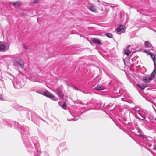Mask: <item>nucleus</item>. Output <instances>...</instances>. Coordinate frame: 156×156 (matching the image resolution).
Instances as JSON below:
<instances>
[{
  "instance_id": "b1692460",
  "label": "nucleus",
  "mask_w": 156,
  "mask_h": 156,
  "mask_svg": "<svg viewBox=\"0 0 156 156\" xmlns=\"http://www.w3.org/2000/svg\"><path fill=\"white\" fill-rule=\"evenodd\" d=\"M140 136H141V137H143V136L142 135H141Z\"/></svg>"
},
{
  "instance_id": "20e7f679",
  "label": "nucleus",
  "mask_w": 156,
  "mask_h": 156,
  "mask_svg": "<svg viewBox=\"0 0 156 156\" xmlns=\"http://www.w3.org/2000/svg\"><path fill=\"white\" fill-rule=\"evenodd\" d=\"M56 90L58 92V96L60 97L61 98H62V99H64V95L62 93L61 91L60 90V89L58 88L56 89Z\"/></svg>"
},
{
  "instance_id": "9b49d317",
  "label": "nucleus",
  "mask_w": 156,
  "mask_h": 156,
  "mask_svg": "<svg viewBox=\"0 0 156 156\" xmlns=\"http://www.w3.org/2000/svg\"><path fill=\"white\" fill-rule=\"evenodd\" d=\"M156 73V68H155L154 69L153 72H152L151 76L150 77H151V78H152V79L153 78H154V76Z\"/></svg>"
},
{
  "instance_id": "aec40b11",
  "label": "nucleus",
  "mask_w": 156,
  "mask_h": 156,
  "mask_svg": "<svg viewBox=\"0 0 156 156\" xmlns=\"http://www.w3.org/2000/svg\"><path fill=\"white\" fill-rule=\"evenodd\" d=\"M150 55V57H151L153 56V55H154L152 54V53H151V52H149L148 53V55Z\"/></svg>"
},
{
  "instance_id": "a211bd4d",
  "label": "nucleus",
  "mask_w": 156,
  "mask_h": 156,
  "mask_svg": "<svg viewBox=\"0 0 156 156\" xmlns=\"http://www.w3.org/2000/svg\"><path fill=\"white\" fill-rule=\"evenodd\" d=\"M153 61L154 62L155 68H156V58Z\"/></svg>"
},
{
  "instance_id": "4468645a",
  "label": "nucleus",
  "mask_w": 156,
  "mask_h": 156,
  "mask_svg": "<svg viewBox=\"0 0 156 156\" xmlns=\"http://www.w3.org/2000/svg\"><path fill=\"white\" fill-rule=\"evenodd\" d=\"M105 35L107 37L109 38H112V34L110 33H108L106 34Z\"/></svg>"
},
{
  "instance_id": "412c9836",
  "label": "nucleus",
  "mask_w": 156,
  "mask_h": 156,
  "mask_svg": "<svg viewBox=\"0 0 156 156\" xmlns=\"http://www.w3.org/2000/svg\"><path fill=\"white\" fill-rule=\"evenodd\" d=\"M143 52L147 53L148 55V53L150 52L147 51H144Z\"/></svg>"
},
{
  "instance_id": "6ab92c4d",
  "label": "nucleus",
  "mask_w": 156,
  "mask_h": 156,
  "mask_svg": "<svg viewBox=\"0 0 156 156\" xmlns=\"http://www.w3.org/2000/svg\"><path fill=\"white\" fill-rule=\"evenodd\" d=\"M151 58H152V59L153 61L154 59H155L156 58V57H155V56L154 55H153V56L151 57Z\"/></svg>"
},
{
  "instance_id": "ddd939ff",
  "label": "nucleus",
  "mask_w": 156,
  "mask_h": 156,
  "mask_svg": "<svg viewBox=\"0 0 156 156\" xmlns=\"http://www.w3.org/2000/svg\"><path fill=\"white\" fill-rule=\"evenodd\" d=\"M145 45L146 46V47L149 48L150 47L151 45V44L148 42V41H146L145 43Z\"/></svg>"
},
{
  "instance_id": "f8f14e48",
  "label": "nucleus",
  "mask_w": 156,
  "mask_h": 156,
  "mask_svg": "<svg viewBox=\"0 0 156 156\" xmlns=\"http://www.w3.org/2000/svg\"><path fill=\"white\" fill-rule=\"evenodd\" d=\"M137 85L138 87H140L141 89H142V90H144L145 87H147V86L146 85H145L144 86H140L139 84H137Z\"/></svg>"
},
{
  "instance_id": "2eb2a0df",
  "label": "nucleus",
  "mask_w": 156,
  "mask_h": 156,
  "mask_svg": "<svg viewBox=\"0 0 156 156\" xmlns=\"http://www.w3.org/2000/svg\"><path fill=\"white\" fill-rule=\"evenodd\" d=\"M125 54L127 55H129V54L130 53V51L129 50H126L125 51Z\"/></svg>"
},
{
  "instance_id": "f3484780",
  "label": "nucleus",
  "mask_w": 156,
  "mask_h": 156,
  "mask_svg": "<svg viewBox=\"0 0 156 156\" xmlns=\"http://www.w3.org/2000/svg\"><path fill=\"white\" fill-rule=\"evenodd\" d=\"M33 3H37L39 2V0H33Z\"/></svg>"
},
{
  "instance_id": "4be33fe9",
  "label": "nucleus",
  "mask_w": 156,
  "mask_h": 156,
  "mask_svg": "<svg viewBox=\"0 0 156 156\" xmlns=\"http://www.w3.org/2000/svg\"><path fill=\"white\" fill-rule=\"evenodd\" d=\"M23 47L25 49H27V47L26 45H23Z\"/></svg>"
},
{
  "instance_id": "423d86ee",
  "label": "nucleus",
  "mask_w": 156,
  "mask_h": 156,
  "mask_svg": "<svg viewBox=\"0 0 156 156\" xmlns=\"http://www.w3.org/2000/svg\"><path fill=\"white\" fill-rule=\"evenodd\" d=\"M152 80V78H151V77H150L148 78L144 77L143 78L142 81L144 83H149Z\"/></svg>"
},
{
  "instance_id": "39448f33",
  "label": "nucleus",
  "mask_w": 156,
  "mask_h": 156,
  "mask_svg": "<svg viewBox=\"0 0 156 156\" xmlns=\"http://www.w3.org/2000/svg\"><path fill=\"white\" fill-rule=\"evenodd\" d=\"M126 28V27L124 25H120L119 27L116 29V31L118 33L120 32L122 30H125Z\"/></svg>"
},
{
  "instance_id": "f257e3e1",
  "label": "nucleus",
  "mask_w": 156,
  "mask_h": 156,
  "mask_svg": "<svg viewBox=\"0 0 156 156\" xmlns=\"http://www.w3.org/2000/svg\"><path fill=\"white\" fill-rule=\"evenodd\" d=\"M15 61L20 67L23 68L24 62L23 60L18 58H15Z\"/></svg>"
},
{
  "instance_id": "1a4fd4ad",
  "label": "nucleus",
  "mask_w": 156,
  "mask_h": 156,
  "mask_svg": "<svg viewBox=\"0 0 156 156\" xmlns=\"http://www.w3.org/2000/svg\"><path fill=\"white\" fill-rule=\"evenodd\" d=\"M6 46L4 44H0V51H2L6 48Z\"/></svg>"
},
{
  "instance_id": "6e6552de",
  "label": "nucleus",
  "mask_w": 156,
  "mask_h": 156,
  "mask_svg": "<svg viewBox=\"0 0 156 156\" xmlns=\"http://www.w3.org/2000/svg\"><path fill=\"white\" fill-rule=\"evenodd\" d=\"M92 41L94 43L98 44H101V43L100 40L96 38H92L91 39Z\"/></svg>"
},
{
  "instance_id": "5701e85b",
  "label": "nucleus",
  "mask_w": 156,
  "mask_h": 156,
  "mask_svg": "<svg viewBox=\"0 0 156 156\" xmlns=\"http://www.w3.org/2000/svg\"><path fill=\"white\" fill-rule=\"evenodd\" d=\"M2 98V96H0V99H1Z\"/></svg>"
},
{
  "instance_id": "0eeeda50",
  "label": "nucleus",
  "mask_w": 156,
  "mask_h": 156,
  "mask_svg": "<svg viewBox=\"0 0 156 156\" xmlns=\"http://www.w3.org/2000/svg\"><path fill=\"white\" fill-rule=\"evenodd\" d=\"M89 9L91 11L95 12H97L98 10L96 7L94 6H91L90 7Z\"/></svg>"
},
{
  "instance_id": "f03ea898",
  "label": "nucleus",
  "mask_w": 156,
  "mask_h": 156,
  "mask_svg": "<svg viewBox=\"0 0 156 156\" xmlns=\"http://www.w3.org/2000/svg\"><path fill=\"white\" fill-rule=\"evenodd\" d=\"M43 94L44 95L51 99H52L55 98L54 96L52 95L51 93H50V92L48 91H44L43 92Z\"/></svg>"
},
{
  "instance_id": "dca6fc26",
  "label": "nucleus",
  "mask_w": 156,
  "mask_h": 156,
  "mask_svg": "<svg viewBox=\"0 0 156 156\" xmlns=\"http://www.w3.org/2000/svg\"><path fill=\"white\" fill-rule=\"evenodd\" d=\"M66 103L65 102L63 104L62 108L63 109H66Z\"/></svg>"
},
{
  "instance_id": "9d476101",
  "label": "nucleus",
  "mask_w": 156,
  "mask_h": 156,
  "mask_svg": "<svg viewBox=\"0 0 156 156\" xmlns=\"http://www.w3.org/2000/svg\"><path fill=\"white\" fill-rule=\"evenodd\" d=\"M95 89L98 90H103L104 88V87L102 85H98L95 88Z\"/></svg>"
},
{
  "instance_id": "7ed1b4c3",
  "label": "nucleus",
  "mask_w": 156,
  "mask_h": 156,
  "mask_svg": "<svg viewBox=\"0 0 156 156\" xmlns=\"http://www.w3.org/2000/svg\"><path fill=\"white\" fill-rule=\"evenodd\" d=\"M10 4H12V5L15 7H20L21 5V2L20 1H18L14 3L11 2Z\"/></svg>"
},
{
  "instance_id": "393cba45",
  "label": "nucleus",
  "mask_w": 156,
  "mask_h": 156,
  "mask_svg": "<svg viewBox=\"0 0 156 156\" xmlns=\"http://www.w3.org/2000/svg\"><path fill=\"white\" fill-rule=\"evenodd\" d=\"M154 120L156 121V118Z\"/></svg>"
}]
</instances>
